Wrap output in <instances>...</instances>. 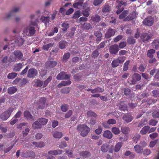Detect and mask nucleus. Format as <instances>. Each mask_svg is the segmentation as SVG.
<instances>
[{"label":"nucleus","mask_w":159,"mask_h":159,"mask_svg":"<svg viewBox=\"0 0 159 159\" xmlns=\"http://www.w3.org/2000/svg\"><path fill=\"white\" fill-rule=\"evenodd\" d=\"M14 108L10 107L0 115V117L1 119L3 120H6L11 115V113L13 111Z\"/></svg>","instance_id":"1"},{"label":"nucleus","mask_w":159,"mask_h":159,"mask_svg":"<svg viewBox=\"0 0 159 159\" xmlns=\"http://www.w3.org/2000/svg\"><path fill=\"white\" fill-rule=\"evenodd\" d=\"M154 22V19L152 16H148L146 17L142 22V24L145 26H151Z\"/></svg>","instance_id":"2"},{"label":"nucleus","mask_w":159,"mask_h":159,"mask_svg":"<svg viewBox=\"0 0 159 159\" xmlns=\"http://www.w3.org/2000/svg\"><path fill=\"white\" fill-rule=\"evenodd\" d=\"M153 34H148L147 33H143L141 34L140 37L142 41L145 43L149 42L152 38Z\"/></svg>","instance_id":"3"},{"label":"nucleus","mask_w":159,"mask_h":159,"mask_svg":"<svg viewBox=\"0 0 159 159\" xmlns=\"http://www.w3.org/2000/svg\"><path fill=\"white\" fill-rule=\"evenodd\" d=\"M36 30L34 27L29 26L23 31V33H25L26 35L28 36L33 35L35 33Z\"/></svg>","instance_id":"4"},{"label":"nucleus","mask_w":159,"mask_h":159,"mask_svg":"<svg viewBox=\"0 0 159 159\" xmlns=\"http://www.w3.org/2000/svg\"><path fill=\"white\" fill-rule=\"evenodd\" d=\"M56 78L58 80H70V75H67L65 72L62 71L57 75Z\"/></svg>","instance_id":"5"},{"label":"nucleus","mask_w":159,"mask_h":159,"mask_svg":"<svg viewBox=\"0 0 159 159\" xmlns=\"http://www.w3.org/2000/svg\"><path fill=\"white\" fill-rule=\"evenodd\" d=\"M38 71L34 68H30L28 70L27 77L29 78H34L37 76Z\"/></svg>","instance_id":"6"},{"label":"nucleus","mask_w":159,"mask_h":159,"mask_svg":"<svg viewBox=\"0 0 159 159\" xmlns=\"http://www.w3.org/2000/svg\"><path fill=\"white\" fill-rule=\"evenodd\" d=\"M35 155V153L32 151H25L21 154L22 157H34Z\"/></svg>","instance_id":"7"},{"label":"nucleus","mask_w":159,"mask_h":159,"mask_svg":"<svg viewBox=\"0 0 159 159\" xmlns=\"http://www.w3.org/2000/svg\"><path fill=\"white\" fill-rule=\"evenodd\" d=\"M141 78V76L138 73H134L132 76V84H135L137 82L140 80Z\"/></svg>","instance_id":"8"},{"label":"nucleus","mask_w":159,"mask_h":159,"mask_svg":"<svg viewBox=\"0 0 159 159\" xmlns=\"http://www.w3.org/2000/svg\"><path fill=\"white\" fill-rule=\"evenodd\" d=\"M119 50V47L116 44L111 46L109 49L110 53L113 54H116Z\"/></svg>","instance_id":"9"},{"label":"nucleus","mask_w":159,"mask_h":159,"mask_svg":"<svg viewBox=\"0 0 159 159\" xmlns=\"http://www.w3.org/2000/svg\"><path fill=\"white\" fill-rule=\"evenodd\" d=\"M116 31L111 28L109 29L105 34V37L108 39L115 35Z\"/></svg>","instance_id":"10"},{"label":"nucleus","mask_w":159,"mask_h":159,"mask_svg":"<svg viewBox=\"0 0 159 159\" xmlns=\"http://www.w3.org/2000/svg\"><path fill=\"white\" fill-rule=\"evenodd\" d=\"M46 99L45 98H41L39 99V105L37 109H43L45 108V103L46 102Z\"/></svg>","instance_id":"11"},{"label":"nucleus","mask_w":159,"mask_h":159,"mask_svg":"<svg viewBox=\"0 0 159 159\" xmlns=\"http://www.w3.org/2000/svg\"><path fill=\"white\" fill-rule=\"evenodd\" d=\"M150 74L153 76L154 78L159 79V69H153L150 71Z\"/></svg>","instance_id":"12"},{"label":"nucleus","mask_w":159,"mask_h":159,"mask_svg":"<svg viewBox=\"0 0 159 159\" xmlns=\"http://www.w3.org/2000/svg\"><path fill=\"white\" fill-rule=\"evenodd\" d=\"M57 64V62L55 61H48L46 63V66L48 68H51L54 67Z\"/></svg>","instance_id":"13"},{"label":"nucleus","mask_w":159,"mask_h":159,"mask_svg":"<svg viewBox=\"0 0 159 159\" xmlns=\"http://www.w3.org/2000/svg\"><path fill=\"white\" fill-rule=\"evenodd\" d=\"M83 3L81 1H79L73 4V7L76 9H81L82 8H83L84 9V5L83 6Z\"/></svg>","instance_id":"14"},{"label":"nucleus","mask_w":159,"mask_h":159,"mask_svg":"<svg viewBox=\"0 0 159 159\" xmlns=\"http://www.w3.org/2000/svg\"><path fill=\"white\" fill-rule=\"evenodd\" d=\"M13 146V145L10 146L8 148H7V146H6L4 145H0V152L3 150L4 153H7L12 148Z\"/></svg>","instance_id":"15"},{"label":"nucleus","mask_w":159,"mask_h":159,"mask_svg":"<svg viewBox=\"0 0 159 159\" xmlns=\"http://www.w3.org/2000/svg\"><path fill=\"white\" fill-rule=\"evenodd\" d=\"M153 48L157 50L159 48V39H154L151 43Z\"/></svg>","instance_id":"16"},{"label":"nucleus","mask_w":159,"mask_h":159,"mask_svg":"<svg viewBox=\"0 0 159 159\" xmlns=\"http://www.w3.org/2000/svg\"><path fill=\"white\" fill-rule=\"evenodd\" d=\"M24 115L25 118L27 120H32L34 119L33 116L28 111H25L24 112Z\"/></svg>","instance_id":"17"},{"label":"nucleus","mask_w":159,"mask_h":159,"mask_svg":"<svg viewBox=\"0 0 159 159\" xmlns=\"http://www.w3.org/2000/svg\"><path fill=\"white\" fill-rule=\"evenodd\" d=\"M110 146L107 143L103 144L101 148V150L104 152H106L109 149Z\"/></svg>","instance_id":"18"},{"label":"nucleus","mask_w":159,"mask_h":159,"mask_svg":"<svg viewBox=\"0 0 159 159\" xmlns=\"http://www.w3.org/2000/svg\"><path fill=\"white\" fill-rule=\"evenodd\" d=\"M15 57L19 60H21L23 57V53L20 51L16 50L13 52Z\"/></svg>","instance_id":"19"},{"label":"nucleus","mask_w":159,"mask_h":159,"mask_svg":"<svg viewBox=\"0 0 159 159\" xmlns=\"http://www.w3.org/2000/svg\"><path fill=\"white\" fill-rule=\"evenodd\" d=\"M19 9L17 7L14 8L12 10H11L10 13H8L6 16V18L7 19L11 17L12 16L14 15V13L16 12L19 11Z\"/></svg>","instance_id":"20"},{"label":"nucleus","mask_w":159,"mask_h":159,"mask_svg":"<svg viewBox=\"0 0 159 159\" xmlns=\"http://www.w3.org/2000/svg\"><path fill=\"white\" fill-rule=\"evenodd\" d=\"M63 151L61 150L58 149L55 150H51L48 152V154L54 155H57L62 153Z\"/></svg>","instance_id":"21"},{"label":"nucleus","mask_w":159,"mask_h":159,"mask_svg":"<svg viewBox=\"0 0 159 159\" xmlns=\"http://www.w3.org/2000/svg\"><path fill=\"white\" fill-rule=\"evenodd\" d=\"M32 127L34 129H41L42 127L41 124L39 122L38 120L34 122L32 124Z\"/></svg>","instance_id":"22"},{"label":"nucleus","mask_w":159,"mask_h":159,"mask_svg":"<svg viewBox=\"0 0 159 159\" xmlns=\"http://www.w3.org/2000/svg\"><path fill=\"white\" fill-rule=\"evenodd\" d=\"M83 9L84 10L82 11V15L85 17L89 16V12L90 10V8L89 7H87L86 8H84Z\"/></svg>","instance_id":"23"},{"label":"nucleus","mask_w":159,"mask_h":159,"mask_svg":"<svg viewBox=\"0 0 159 159\" xmlns=\"http://www.w3.org/2000/svg\"><path fill=\"white\" fill-rule=\"evenodd\" d=\"M103 136L107 139H111L112 137V134L110 131L107 130L104 132Z\"/></svg>","instance_id":"24"},{"label":"nucleus","mask_w":159,"mask_h":159,"mask_svg":"<svg viewBox=\"0 0 159 159\" xmlns=\"http://www.w3.org/2000/svg\"><path fill=\"white\" fill-rule=\"evenodd\" d=\"M156 51L154 49L148 50L147 53V56L149 58H152L153 57V54L155 53Z\"/></svg>","instance_id":"25"},{"label":"nucleus","mask_w":159,"mask_h":159,"mask_svg":"<svg viewBox=\"0 0 159 159\" xmlns=\"http://www.w3.org/2000/svg\"><path fill=\"white\" fill-rule=\"evenodd\" d=\"M17 90L16 87L11 86L8 89V93L10 94H12L16 93Z\"/></svg>","instance_id":"26"},{"label":"nucleus","mask_w":159,"mask_h":159,"mask_svg":"<svg viewBox=\"0 0 159 159\" xmlns=\"http://www.w3.org/2000/svg\"><path fill=\"white\" fill-rule=\"evenodd\" d=\"M22 67V64L19 63L15 65L13 68V70L15 71H19Z\"/></svg>","instance_id":"27"},{"label":"nucleus","mask_w":159,"mask_h":159,"mask_svg":"<svg viewBox=\"0 0 159 159\" xmlns=\"http://www.w3.org/2000/svg\"><path fill=\"white\" fill-rule=\"evenodd\" d=\"M38 121L41 124V125H46L48 122V119L44 118H41L37 119Z\"/></svg>","instance_id":"28"},{"label":"nucleus","mask_w":159,"mask_h":159,"mask_svg":"<svg viewBox=\"0 0 159 159\" xmlns=\"http://www.w3.org/2000/svg\"><path fill=\"white\" fill-rule=\"evenodd\" d=\"M41 20L42 22L44 23L45 25H47L49 21V17L48 16H42L41 18Z\"/></svg>","instance_id":"29"},{"label":"nucleus","mask_w":159,"mask_h":159,"mask_svg":"<svg viewBox=\"0 0 159 159\" xmlns=\"http://www.w3.org/2000/svg\"><path fill=\"white\" fill-rule=\"evenodd\" d=\"M123 143L122 142H119L117 143L115 147L114 151L115 152L119 151L122 147Z\"/></svg>","instance_id":"30"},{"label":"nucleus","mask_w":159,"mask_h":159,"mask_svg":"<svg viewBox=\"0 0 159 159\" xmlns=\"http://www.w3.org/2000/svg\"><path fill=\"white\" fill-rule=\"evenodd\" d=\"M24 39L22 38H18V39L15 41V42L19 46H22L24 44Z\"/></svg>","instance_id":"31"},{"label":"nucleus","mask_w":159,"mask_h":159,"mask_svg":"<svg viewBox=\"0 0 159 159\" xmlns=\"http://www.w3.org/2000/svg\"><path fill=\"white\" fill-rule=\"evenodd\" d=\"M32 143L34 145L35 147L37 148H41L45 145L44 143L42 142H33Z\"/></svg>","instance_id":"32"},{"label":"nucleus","mask_w":159,"mask_h":159,"mask_svg":"<svg viewBox=\"0 0 159 159\" xmlns=\"http://www.w3.org/2000/svg\"><path fill=\"white\" fill-rule=\"evenodd\" d=\"M119 107L121 111H125L127 110V106L124 104L123 102H120Z\"/></svg>","instance_id":"33"},{"label":"nucleus","mask_w":159,"mask_h":159,"mask_svg":"<svg viewBox=\"0 0 159 159\" xmlns=\"http://www.w3.org/2000/svg\"><path fill=\"white\" fill-rule=\"evenodd\" d=\"M111 8L108 4H105L103 7L102 11L103 12H107L110 11Z\"/></svg>","instance_id":"34"},{"label":"nucleus","mask_w":159,"mask_h":159,"mask_svg":"<svg viewBox=\"0 0 159 159\" xmlns=\"http://www.w3.org/2000/svg\"><path fill=\"white\" fill-rule=\"evenodd\" d=\"M135 151L138 153H142L143 149L140 145H137L134 147Z\"/></svg>","instance_id":"35"},{"label":"nucleus","mask_w":159,"mask_h":159,"mask_svg":"<svg viewBox=\"0 0 159 159\" xmlns=\"http://www.w3.org/2000/svg\"><path fill=\"white\" fill-rule=\"evenodd\" d=\"M54 45V43H50L44 45L42 47L43 49L48 51L49 49L51 47H52Z\"/></svg>","instance_id":"36"},{"label":"nucleus","mask_w":159,"mask_h":159,"mask_svg":"<svg viewBox=\"0 0 159 159\" xmlns=\"http://www.w3.org/2000/svg\"><path fill=\"white\" fill-rule=\"evenodd\" d=\"M53 136L56 139H60L62 136V134L61 132H56L53 134Z\"/></svg>","instance_id":"37"},{"label":"nucleus","mask_w":159,"mask_h":159,"mask_svg":"<svg viewBox=\"0 0 159 159\" xmlns=\"http://www.w3.org/2000/svg\"><path fill=\"white\" fill-rule=\"evenodd\" d=\"M70 54L69 52H67L65 53L63 57L62 61L64 62H66L70 57Z\"/></svg>","instance_id":"38"},{"label":"nucleus","mask_w":159,"mask_h":159,"mask_svg":"<svg viewBox=\"0 0 159 159\" xmlns=\"http://www.w3.org/2000/svg\"><path fill=\"white\" fill-rule=\"evenodd\" d=\"M118 60L117 58L113 60L111 62V66L112 67L115 68L119 66V63Z\"/></svg>","instance_id":"39"},{"label":"nucleus","mask_w":159,"mask_h":159,"mask_svg":"<svg viewBox=\"0 0 159 159\" xmlns=\"http://www.w3.org/2000/svg\"><path fill=\"white\" fill-rule=\"evenodd\" d=\"M17 74L16 73L11 72L9 73L7 76V78L9 79H13L17 76Z\"/></svg>","instance_id":"40"},{"label":"nucleus","mask_w":159,"mask_h":159,"mask_svg":"<svg viewBox=\"0 0 159 159\" xmlns=\"http://www.w3.org/2000/svg\"><path fill=\"white\" fill-rule=\"evenodd\" d=\"M67 43L66 41H61L59 43V47L60 49L65 48Z\"/></svg>","instance_id":"41"},{"label":"nucleus","mask_w":159,"mask_h":159,"mask_svg":"<svg viewBox=\"0 0 159 159\" xmlns=\"http://www.w3.org/2000/svg\"><path fill=\"white\" fill-rule=\"evenodd\" d=\"M81 155L84 158H88L90 157V153L87 151H83L80 153Z\"/></svg>","instance_id":"42"},{"label":"nucleus","mask_w":159,"mask_h":159,"mask_svg":"<svg viewBox=\"0 0 159 159\" xmlns=\"http://www.w3.org/2000/svg\"><path fill=\"white\" fill-rule=\"evenodd\" d=\"M69 109V105L68 104H64L61 107V109L63 112L66 111Z\"/></svg>","instance_id":"43"},{"label":"nucleus","mask_w":159,"mask_h":159,"mask_svg":"<svg viewBox=\"0 0 159 159\" xmlns=\"http://www.w3.org/2000/svg\"><path fill=\"white\" fill-rule=\"evenodd\" d=\"M61 26L63 27L62 30L64 32H66L69 27V24L67 22H64L62 24Z\"/></svg>","instance_id":"44"},{"label":"nucleus","mask_w":159,"mask_h":159,"mask_svg":"<svg viewBox=\"0 0 159 159\" xmlns=\"http://www.w3.org/2000/svg\"><path fill=\"white\" fill-rule=\"evenodd\" d=\"M77 129H90L86 125L84 124L79 125Z\"/></svg>","instance_id":"45"},{"label":"nucleus","mask_w":159,"mask_h":159,"mask_svg":"<svg viewBox=\"0 0 159 159\" xmlns=\"http://www.w3.org/2000/svg\"><path fill=\"white\" fill-rule=\"evenodd\" d=\"M126 5V3L125 2L121 1L119 2L118 5L116 7V8H121L122 7H124V6H125Z\"/></svg>","instance_id":"46"},{"label":"nucleus","mask_w":159,"mask_h":159,"mask_svg":"<svg viewBox=\"0 0 159 159\" xmlns=\"http://www.w3.org/2000/svg\"><path fill=\"white\" fill-rule=\"evenodd\" d=\"M152 115L153 117L155 118L159 117V110L155 111L153 112Z\"/></svg>","instance_id":"47"},{"label":"nucleus","mask_w":159,"mask_h":159,"mask_svg":"<svg viewBox=\"0 0 159 159\" xmlns=\"http://www.w3.org/2000/svg\"><path fill=\"white\" fill-rule=\"evenodd\" d=\"M128 13V11H125L122 12L119 17L120 19H122L125 17Z\"/></svg>","instance_id":"48"},{"label":"nucleus","mask_w":159,"mask_h":159,"mask_svg":"<svg viewBox=\"0 0 159 159\" xmlns=\"http://www.w3.org/2000/svg\"><path fill=\"white\" fill-rule=\"evenodd\" d=\"M70 91V89L69 87H65L62 88L61 90V92L63 93H67Z\"/></svg>","instance_id":"49"},{"label":"nucleus","mask_w":159,"mask_h":159,"mask_svg":"<svg viewBox=\"0 0 159 159\" xmlns=\"http://www.w3.org/2000/svg\"><path fill=\"white\" fill-rule=\"evenodd\" d=\"M94 35L98 39H100L102 37V34L99 31L95 32L94 33ZM101 39H100V41Z\"/></svg>","instance_id":"50"},{"label":"nucleus","mask_w":159,"mask_h":159,"mask_svg":"<svg viewBox=\"0 0 159 159\" xmlns=\"http://www.w3.org/2000/svg\"><path fill=\"white\" fill-rule=\"evenodd\" d=\"M83 28L85 30H89L92 27L90 24L84 23L82 25Z\"/></svg>","instance_id":"51"},{"label":"nucleus","mask_w":159,"mask_h":159,"mask_svg":"<svg viewBox=\"0 0 159 159\" xmlns=\"http://www.w3.org/2000/svg\"><path fill=\"white\" fill-rule=\"evenodd\" d=\"M81 16L80 11H77L75 12L73 15L72 18L73 19L78 18Z\"/></svg>","instance_id":"52"},{"label":"nucleus","mask_w":159,"mask_h":159,"mask_svg":"<svg viewBox=\"0 0 159 159\" xmlns=\"http://www.w3.org/2000/svg\"><path fill=\"white\" fill-rule=\"evenodd\" d=\"M117 59L118 60L119 63L122 64L125 60V57L124 56L119 57Z\"/></svg>","instance_id":"53"},{"label":"nucleus","mask_w":159,"mask_h":159,"mask_svg":"<svg viewBox=\"0 0 159 159\" xmlns=\"http://www.w3.org/2000/svg\"><path fill=\"white\" fill-rule=\"evenodd\" d=\"M99 54L98 51L96 50L93 52L92 55V57L94 58H97Z\"/></svg>","instance_id":"54"},{"label":"nucleus","mask_w":159,"mask_h":159,"mask_svg":"<svg viewBox=\"0 0 159 159\" xmlns=\"http://www.w3.org/2000/svg\"><path fill=\"white\" fill-rule=\"evenodd\" d=\"M123 119L126 122H129V115L128 114H125L123 116Z\"/></svg>","instance_id":"55"},{"label":"nucleus","mask_w":159,"mask_h":159,"mask_svg":"<svg viewBox=\"0 0 159 159\" xmlns=\"http://www.w3.org/2000/svg\"><path fill=\"white\" fill-rule=\"evenodd\" d=\"M103 1V0H94L93 4L95 6H97L100 4Z\"/></svg>","instance_id":"56"},{"label":"nucleus","mask_w":159,"mask_h":159,"mask_svg":"<svg viewBox=\"0 0 159 159\" xmlns=\"http://www.w3.org/2000/svg\"><path fill=\"white\" fill-rule=\"evenodd\" d=\"M90 130H82L80 134L82 136H85L88 134Z\"/></svg>","instance_id":"57"},{"label":"nucleus","mask_w":159,"mask_h":159,"mask_svg":"<svg viewBox=\"0 0 159 159\" xmlns=\"http://www.w3.org/2000/svg\"><path fill=\"white\" fill-rule=\"evenodd\" d=\"M73 111L71 110H69L65 114V117L67 118L70 117L72 115Z\"/></svg>","instance_id":"58"},{"label":"nucleus","mask_w":159,"mask_h":159,"mask_svg":"<svg viewBox=\"0 0 159 159\" xmlns=\"http://www.w3.org/2000/svg\"><path fill=\"white\" fill-rule=\"evenodd\" d=\"M136 14L135 11H133L130 14V20L135 19L136 16Z\"/></svg>","instance_id":"59"},{"label":"nucleus","mask_w":159,"mask_h":159,"mask_svg":"<svg viewBox=\"0 0 159 159\" xmlns=\"http://www.w3.org/2000/svg\"><path fill=\"white\" fill-rule=\"evenodd\" d=\"M157 141V139L155 140L154 141H151L149 144V147L151 148L153 147L156 144Z\"/></svg>","instance_id":"60"},{"label":"nucleus","mask_w":159,"mask_h":159,"mask_svg":"<svg viewBox=\"0 0 159 159\" xmlns=\"http://www.w3.org/2000/svg\"><path fill=\"white\" fill-rule=\"evenodd\" d=\"M129 61H127L124 64L123 70L124 71H126L128 70L129 65Z\"/></svg>","instance_id":"61"},{"label":"nucleus","mask_w":159,"mask_h":159,"mask_svg":"<svg viewBox=\"0 0 159 159\" xmlns=\"http://www.w3.org/2000/svg\"><path fill=\"white\" fill-rule=\"evenodd\" d=\"M146 68V66L144 65L141 64L139 67V70L141 72H144Z\"/></svg>","instance_id":"62"},{"label":"nucleus","mask_w":159,"mask_h":159,"mask_svg":"<svg viewBox=\"0 0 159 159\" xmlns=\"http://www.w3.org/2000/svg\"><path fill=\"white\" fill-rule=\"evenodd\" d=\"M158 122V121L152 119L149 121V124L152 126L155 125Z\"/></svg>","instance_id":"63"},{"label":"nucleus","mask_w":159,"mask_h":159,"mask_svg":"<svg viewBox=\"0 0 159 159\" xmlns=\"http://www.w3.org/2000/svg\"><path fill=\"white\" fill-rule=\"evenodd\" d=\"M153 95L154 97H159V91L157 90H154L152 91Z\"/></svg>","instance_id":"64"}]
</instances>
